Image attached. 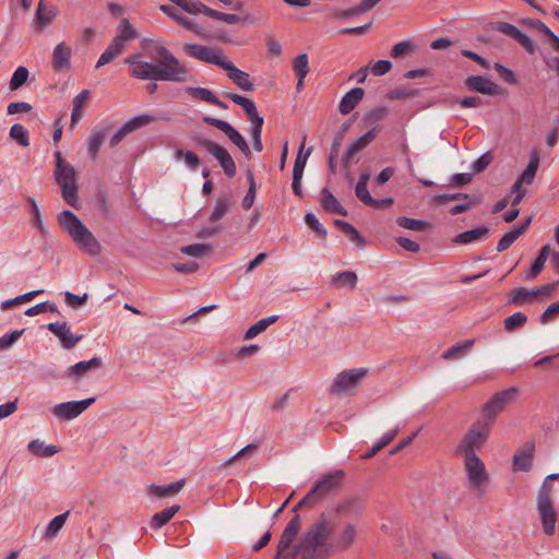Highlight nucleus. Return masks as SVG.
<instances>
[{
  "label": "nucleus",
  "instance_id": "obj_1",
  "mask_svg": "<svg viewBox=\"0 0 559 559\" xmlns=\"http://www.w3.org/2000/svg\"><path fill=\"white\" fill-rule=\"evenodd\" d=\"M155 51L159 57L155 62L144 60L141 53H132L124 59V63L130 68L131 76L143 81H154L146 85L150 94L156 92V81L173 83L193 81L192 71L168 48L156 46Z\"/></svg>",
  "mask_w": 559,
  "mask_h": 559
},
{
  "label": "nucleus",
  "instance_id": "obj_2",
  "mask_svg": "<svg viewBox=\"0 0 559 559\" xmlns=\"http://www.w3.org/2000/svg\"><path fill=\"white\" fill-rule=\"evenodd\" d=\"M59 224L69 234L76 247L82 251L93 257L100 253V243L72 211H62L59 214Z\"/></svg>",
  "mask_w": 559,
  "mask_h": 559
},
{
  "label": "nucleus",
  "instance_id": "obj_3",
  "mask_svg": "<svg viewBox=\"0 0 559 559\" xmlns=\"http://www.w3.org/2000/svg\"><path fill=\"white\" fill-rule=\"evenodd\" d=\"M333 528L325 513H321L300 539L301 552L316 554L320 558L329 557L332 547L325 542L332 534Z\"/></svg>",
  "mask_w": 559,
  "mask_h": 559
},
{
  "label": "nucleus",
  "instance_id": "obj_4",
  "mask_svg": "<svg viewBox=\"0 0 559 559\" xmlns=\"http://www.w3.org/2000/svg\"><path fill=\"white\" fill-rule=\"evenodd\" d=\"M344 479L342 469L334 471L318 479L310 491L294 507L297 512L302 507H312L323 500L330 492L340 488Z\"/></svg>",
  "mask_w": 559,
  "mask_h": 559
},
{
  "label": "nucleus",
  "instance_id": "obj_5",
  "mask_svg": "<svg viewBox=\"0 0 559 559\" xmlns=\"http://www.w3.org/2000/svg\"><path fill=\"white\" fill-rule=\"evenodd\" d=\"M552 485L543 481L537 493V511L543 532L551 536L556 531L557 512L551 500Z\"/></svg>",
  "mask_w": 559,
  "mask_h": 559
},
{
  "label": "nucleus",
  "instance_id": "obj_6",
  "mask_svg": "<svg viewBox=\"0 0 559 559\" xmlns=\"http://www.w3.org/2000/svg\"><path fill=\"white\" fill-rule=\"evenodd\" d=\"M300 523L301 519L298 514L294 515L288 522L278 542L275 559H294L301 552L300 543L292 547L300 530Z\"/></svg>",
  "mask_w": 559,
  "mask_h": 559
},
{
  "label": "nucleus",
  "instance_id": "obj_7",
  "mask_svg": "<svg viewBox=\"0 0 559 559\" xmlns=\"http://www.w3.org/2000/svg\"><path fill=\"white\" fill-rule=\"evenodd\" d=\"M491 426L483 420L475 421L469 430L465 433L460 444L457 445V454H476L475 450L479 449L487 440Z\"/></svg>",
  "mask_w": 559,
  "mask_h": 559
},
{
  "label": "nucleus",
  "instance_id": "obj_8",
  "mask_svg": "<svg viewBox=\"0 0 559 559\" xmlns=\"http://www.w3.org/2000/svg\"><path fill=\"white\" fill-rule=\"evenodd\" d=\"M55 180L61 187L62 198L71 206L76 205L78 185L75 181V170L70 164L59 168H55Z\"/></svg>",
  "mask_w": 559,
  "mask_h": 559
},
{
  "label": "nucleus",
  "instance_id": "obj_9",
  "mask_svg": "<svg viewBox=\"0 0 559 559\" xmlns=\"http://www.w3.org/2000/svg\"><path fill=\"white\" fill-rule=\"evenodd\" d=\"M516 393L518 390L515 388H509L496 393L483 406V418L480 420L492 426L497 415L506 408V406L515 397Z\"/></svg>",
  "mask_w": 559,
  "mask_h": 559
},
{
  "label": "nucleus",
  "instance_id": "obj_10",
  "mask_svg": "<svg viewBox=\"0 0 559 559\" xmlns=\"http://www.w3.org/2000/svg\"><path fill=\"white\" fill-rule=\"evenodd\" d=\"M197 144L203 147L209 154H211L221 165L224 174L228 178L235 177L237 173L235 160L233 159L229 152L222 145L207 139H201L197 141Z\"/></svg>",
  "mask_w": 559,
  "mask_h": 559
},
{
  "label": "nucleus",
  "instance_id": "obj_11",
  "mask_svg": "<svg viewBox=\"0 0 559 559\" xmlns=\"http://www.w3.org/2000/svg\"><path fill=\"white\" fill-rule=\"evenodd\" d=\"M183 50L186 53L194 59L200 61H204L211 64H215L219 68L226 61V57L223 55L222 50L218 48L207 47L197 43H189L183 46Z\"/></svg>",
  "mask_w": 559,
  "mask_h": 559
},
{
  "label": "nucleus",
  "instance_id": "obj_12",
  "mask_svg": "<svg viewBox=\"0 0 559 559\" xmlns=\"http://www.w3.org/2000/svg\"><path fill=\"white\" fill-rule=\"evenodd\" d=\"M203 121L222 131L246 156H251L250 147L245 138L227 121L211 116L203 117Z\"/></svg>",
  "mask_w": 559,
  "mask_h": 559
},
{
  "label": "nucleus",
  "instance_id": "obj_13",
  "mask_svg": "<svg viewBox=\"0 0 559 559\" xmlns=\"http://www.w3.org/2000/svg\"><path fill=\"white\" fill-rule=\"evenodd\" d=\"M367 368L348 369L340 372L331 385L332 394H341L357 386L359 380L368 374Z\"/></svg>",
  "mask_w": 559,
  "mask_h": 559
},
{
  "label": "nucleus",
  "instance_id": "obj_14",
  "mask_svg": "<svg viewBox=\"0 0 559 559\" xmlns=\"http://www.w3.org/2000/svg\"><path fill=\"white\" fill-rule=\"evenodd\" d=\"M95 397L81 401L63 402L51 408L52 414L62 420H72L95 403Z\"/></svg>",
  "mask_w": 559,
  "mask_h": 559
},
{
  "label": "nucleus",
  "instance_id": "obj_15",
  "mask_svg": "<svg viewBox=\"0 0 559 559\" xmlns=\"http://www.w3.org/2000/svg\"><path fill=\"white\" fill-rule=\"evenodd\" d=\"M156 118L148 114H142L138 115L135 117H132L128 121H126L118 131L110 138L109 145L110 147H115L118 145L124 136H127L129 133L145 127L152 122H155Z\"/></svg>",
  "mask_w": 559,
  "mask_h": 559
},
{
  "label": "nucleus",
  "instance_id": "obj_16",
  "mask_svg": "<svg viewBox=\"0 0 559 559\" xmlns=\"http://www.w3.org/2000/svg\"><path fill=\"white\" fill-rule=\"evenodd\" d=\"M464 467L474 488L479 489L488 480L485 464L476 454L465 455Z\"/></svg>",
  "mask_w": 559,
  "mask_h": 559
},
{
  "label": "nucleus",
  "instance_id": "obj_17",
  "mask_svg": "<svg viewBox=\"0 0 559 559\" xmlns=\"http://www.w3.org/2000/svg\"><path fill=\"white\" fill-rule=\"evenodd\" d=\"M464 83L469 91L484 95L497 96L504 93V88L480 75H471Z\"/></svg>",
  "mask_w": 559,
  "mask_h": 559
},
{
  "label": "nucleus",
  "instance_id": "obj_18",
  "mask_svg": "<svg viewBox=\"0 0 559 559\" xmlns=\"http://www.w3.org/2000/svg\"><path fill=\"white\" fill-rule=\"evenodd\" d=\"M493 29L513 38L516 40L527 52L534 53L536 45L534 41L523 32H521L513 24L507 22H498L495 24Z\"/></svg>",
  "mask_w": 559,
  "mask_h": 559
},
{
  "label": "nucleus",
  "instance_id": "obj_19",
  "mask_svg": "<svg viewBox=\"0 0 559 559\" xmlns=\"http://www.w3.org/2000/svg\"><path fill=\"white\" fill-rule=\"evenodd\" d=\"M47 329L59 338L66 349L73 348L83 337V335H74L67 322H50Z\"/></svg>",
  "mask_w": 559,
  "mask_h": 559
},
{
  "label": "nucleus",
  "instance_id": "obj_20",
  "mask_svg": "<svg viewBox=\"0 0 559 559\" xmlns=\"http://www.w3.org/2000/svg\"><path fill=\"white\" fill-rule=\"evenodd\" d=\"M377 135V128H373L356 139L346 150L345 154L343 155L342 163L345 168L349 167L352 158L366 148L374 139Z\"/></svg>",
  "mask_w": 559,
  "mask_h": 559
},
{
  "label": "nucleus",
  "instance_id": "obj_21",
  "mask_svg": "<svg viewBox=\"0 0 559 559\" xmlns=\"http://www.w3.org/2000/svg\"><path fill=\"white\" fill-rule=\"evenodd\" d=\"M222 69L227 71L228 78L242 91H253L254 84L250 80L249 73L238 69L230 60L226 59Z\"/></svg>",
  "mask_w": 559,
  "mask_h": 559
},
{
  "label": "nucleus",
  "instance_id": "obj_22",
  "mask_svg": "<svg viewBox=\"0 0 559 559\" xmlns=\"http://www.w3.org/2000/svg\"><path fill=\"white\" fill-rule=\"evenodd\" d=\"M109 131V126L95 127L92 130V134L87 140V153L92 159H95L97 157L99 148L104 144Z\"/></svg>",
  "mask_w": 559,
  "mask_h": 559
},
{
  "label": "nucleus",
  "instance_id": "obj_23",
  "mask_svg": "<svg viewBox=\"0 0 559 559\" xmlns=\"http://www.w3.org/2000/svg\"><path fill=\"white\" fill-rule=\"evenodd\" d=\"M102 359L99 357H94L90 360H82L71 366L66 371V377L72 380H79L84 377L92 369H98L102 367Z\"/></svg>",
  "mask_w": 559,
  "mask_h": 559
},
{
  "label": "nucleus",
  "instance_id": "obj_24",
  "mask_svg": "<svg viewBox=\"0 0 559 559\" xmlns=\"http://www.w3.org/2000/svg\"><path fill=\"white\" fill-rule=\"evenodd\" d=\"M365 506V500L361 497L350 496L336 506L335 512L341 515H358L364 511Z\"/></svg>",
  "mask_w": 559,
  "mask_h": 559
},
{
  "label": "nucleus",
  "instance_id": "obj_25",
  "mask_svg": "<svg viewBox=\"0 0 559 559\" xmlns=\"http://www.w3.org/2000/svg\"><path fill=\"white\" fill-rule=\"evenodd\" d=\"M365 91L361 87H354L341 99L338 110L342 115L349 114L362 99Z\"/></svg>",
  "mask_w": 559,
  "mask_h": 559
},
{
  "label": "nucleus",
  "instance_id": "obj_26",
  "mask_svg": "<svg viewBox=\"0 0 559 559\" xmlns=\"http://www.w3.org/2000/svg\"><path fill=\"white\" fill-rule=\"evenodd\" d=\"M72 50L64 41L59 43L52 53V68L55 71H60L70 66Z\"/></svg>",
  "mask_w": 559,
  "mask_h": 559
},
{
  "label": "nucleus",
  "instance_id": "obj_27",
  "mask_svg": "<svg viewBox=\"0 0 559 559\" xmlns=\"http://www.w3.org/2000/svg\"><path fill=\"white\" fill-rule=\"evenodd\" d=\"M357 537V530L354 524L347 523L342 528L337 539L335 540L334 548L337 550L349 549Z\"/></svg>",
  "mask_w": 559,
  "mask_h": 559
},
{
  "label": "nucleus",
  "instance_id": "obj_28",
  "mask_svg": "<svg viewBox=\"0 0 559 559\" xmlns=\"http://www.w3.org/2000/svg\"><path fill=\"white\" fill-rule=\"evenodd\" d=\"M321 205L325 211L330 213L340 214L342 216H347L348 214L347 210L340 203V201L328 188H323L321 191Z\"/></svg>",
  "mask_w": 559,
  "mask_h": 559
},
{
  "label": "nucleus",
  "instance_id": "obj_29",
  "mask_svg": "<svg viewBox=\"0 0 559 559\" xmlns=\"http://www.w3.org/2000/svg\"><path fill=\"white\" fill-rule=\"evenodd\" d=\"M488 234L489 228L487 226H479L456 235L453 241L459 245H467L485 239Z\"/></svg>",
  "mask_w": 559,
  "mask_h": 559
},
{
  "label": "nucleus",
  "instance_id": "obj_30",
  "mask_svg": "<svg viewBox=\"0 0 559 559\" xmlns=\"http://www.w3.org/2000/svg\"><path fill=\"white\" fill-rule=\"evenodd\" d=\"M160 11H163L165 14H167L169 17H171L173 20H175L179 25L183 26L185 28L193 32L195 35L198 36H202V31L201 28L198 26V24L191 20H189L188 17L181 15V14H178L174 11V9L167 4H162L159 7Z\"/></svg>",
  "mask_w": 559,
  "mask_h": 559
},
{
  "label": "nucleus",
  "instance_id": "obj_31",
  "mask_svg": "<svg viewBox=\"0 0 559 559\" xmlns=\"http://www.w3.org/2000/svg\"><path fill=\"white\" fill-rule=\"evenodd\" d=\"M56 16V9L53 5L46 2V0H39L36 12H35V19L39 27H45L48 24L51 23V21Z\"/></svg>",
  "mask_w": 559,
  "mask_h": 559
},
{
  "label": "nucleus",
  "instance_id": "obj_32",
  "mask_svg": "<svg viewBox=\"0 0 559 559\" xmlns=\"http://www.w3.org/2000/svg\"><path fill=\"white\" fill-rule=\"evenodd\" d=\"M185 486V479H180L178 481L171 483L166 486H158L155 484H152L148 487V493L152 496H155L157 498H163L166 496H174L178 493Z\"/></svg>",
  "mask_w": 559,
  "mask_h": 559
},
{
  "label": "nucleus",
  "instance_id": "obj_33",
  "mask_svg": "<svg viewBox=\"0 0 559 559\" xmlns=\"http://www.w3.org/2000/svg\"><path fill=\"white\" fill-rule=\"evenodd\" d=\"M534 444L527 443L525 449L514 454L513 468L516 471H528L532 466Z\"/></svg>",
  "mask_w": 559,
  "mask_h": 559
},
{
  "label": "nucleus",
  "instance_id": "obj_34",
  "mask_svg": "<svg viewBox=\"0 0 559 559\" xmlns=\"http://www.w3.org/2000/svg\"><path fill=\"white\" fill-rule=\"evenodd\" d=\"M539 154L537 151H533L530 155V160L526 168L522 171L519 177L520 182L524 185H531L534 181L536 171L539 166Z\"/></svg>",
  "mask_w": 559,
  "mask_h": 559
},
{
  "label": "nucleus",
  "instance_id": "obj_35",
  "mask_svg": "<svg viewBox=\"0 0 559 559\" xmlns=\"http://www.w3.org/2000/svg\"><path fill=\"white\" fill-rule=\"evenodd\" d=\"M27 449L36 456L50 457L59 452V448L53 444L46 445L44 441L34 439L27 444Z\"/></svg>",
  "mask_w": 559,
  "mask_h": 559
},
{
  "label": "nucleus",
  "instance_id": "obj_36",
  "mask_svg": "<svg viewBox=\"0 0 559 559\" xmlns=\"http://www.w3.org/2000/svg\"><path fill=\"white\" fill-rule=\"evenodd\" d=\"M180 506L174 504L169 508L162 510L160 512L155 513L151 519V527L160 528L166 525L174 515L179 511Z\"/></svg>",
  "mask_w": 559,
  "mask_h": 559
},
{
  "label": "nucleus",
  "instance_id": "obj_37",
  "mask_svg": "<svg viewBox=\"0 0 559 559\" xmlns=\"http://www.w3.org/2000/svg\"><path fill=\"white\" fill-rule=\"evenodd\" d=\"M231 206V198L228 194H224L219 197L216 201V204L210 215L211 222H218L222 219L229 211Z\"/></svg>",
  "mask_w": 559,
  "mask_h": 559
},
{
  "label": "nucleus",
  "instance_id": "obj_38",
  "mask_svg": "<svg viewBox=\"0 0 559 559\" xmlns=\"http://www.w3.org/2000/svg\"><path fill=\"white\" fill-rule=\"evenodd\" d=\"M278 320V316H270L259 320L257 323L252 324L247 332L245 333V338L250 340L265 331L271 324L275 323Z\"/></svg>",
  "mask_w": 559,
  "mask_h": 559
},
{
  "label": "nucleus",
  "instance_id": "obj_39",
  "mask_svg": "<svg viewBox=\"0 0 559 559\" xmlns=\"http://www.w3.org/2000/svg\"><path fill=\"white\" fill-rule=\"evenodd\" d=\"M70 514V511H66L57 516H55L47 525L45 531V538L51 539L55 538L63 525L66 524V521Z\"/></svg>",
  "mask_w": 559,
  "mask_h": 559
},
{
  "label": "nucleus",
  "instance_id": "obj_40",
  "mask_svg": "<svg viewBox=\"0 0 559 559\" xmlns=\"http://www.w3.org/2000/svg\"><path fill=\"white\" fill-rule=\"evenodd\" d=\"M396 224L402 228L414 231H425L430 227V224L425 221L411 218L406 216H399L396 218Z\"/></svg>",
  "mask_w": 559,
  "mask_h": 559
},
{
  "label": "nucleus",
  "instance_id": "obj_41",
  "mask_svg": "<svg viewBox=\"0 0 559 559\" xmlns=\"http://www.w3.org/2000/svg\"><path fill=\"white\" fill-rule=\"evenodd\" d=\"M534 297H536V292H534V289L518 287L511 292L509 302L520 306L530 301Z\"/></svg>",
  "mask_w": 559,
  "mask_h": 559
},
{
  "label": "nucleus",
  "instance_id": "obj_42",
  "mask_svg": "<svg viewBox=\"0 0 559 559\" xmlns=\"http://www.w3.org/2000/svg\"><path fill=\"white\" fill-rule=\"evenodd\" d=\"M381 0H361L359 4L346 9L347 20L371 11Z\"/></svg>",
  "mask_w": 559,
  "mask_h": 559
},
{
  "label": "nucleus",
  "instance_id": "obj_43",
  "mask_svg": "<svg viewBox=\"0 0 559 559\" xmlns=\"http://www.w3.org/2000/svg\"><path fill=\"white\" fill-rule=\"evenodd\" d=\"M527 316L523 312H515L503 320V328L507 332H514L525 325Z\"/></svg>",
  "mask_w": 559,
  "mask_h": 559
},
{
  "label": "nucleus",
  "instance_id": "obj_44",
  "mask_svg": "<svg viewBox=\"0 0 559 559\" xmlns=\"http://www.w3.org/2000/svg\"><path fill=\"white\" fill-rule=\"evenodd\" d=\"M357 275L353 271H342L337 272L332 277V283L334 285H345L349 288H355L357 285Z\"/></svg>",
  "mask_w": 559,
  "mask_h": 559
},
{
  "label": "nucleus",
  "instance_id": "obj_45",
  "mask_svg": "<svg viewBox=\"0 0 559 559\" xmlns=\"http://www.w3.org/2000/svg\"><path fill=\"white\" fill-rule=\"evenodd\" d=\"M474 340H466L464 342L457 343L450 348H448L443 354L442 358L449 360L457 358L460 355H462L464 352L471 349L474 345Z\"/></svg>",
  "mask_w": 559,
  "mask_h": 559
},
{
  "label": "nucleus",
  "instance_id": "obj_46",
  "mask_svg": "<svg viewBox=\"0 0 559 559\" xmlns=\"http://www.w3.org/2000/svg\"><path fill=\"white\" fill-rule=\"evenodd\" d=\"M181 9L190 14L201 13L209 17H211L212 11H213V9L209 8L207 5H205L202 2L197 1V0H185Z\"/></svg>",
  "mask_w": 559,
  "mask_h": 559
},
{
  "label": "nucleus",
  "instance_id": "obj_47",
  "mask_svg": "<svg viewBox=\"0 0 559 559\" xmlns=\"http://www.w3.org/2000/svg\"><path fill=\"white\" fill-rule=\"evenodd\" d=\"M27 203L29 204V212L32 215V224L35 228H37L41 234L45 233V226L41 219V214L39 206L36 200L33 197L26 198Z\"/></svg>",
  "mask_w": 559,
  "mask_h": 559
},
{
  "label": "nucleus",
  "instance_id": "obj_48",
  "mask_svg": "<svg viewBox=\"0 0 559 559\" xmlns=\"http://www.w3.org/2000/svg\"><path fill=\"white\" fill-rule=\"evenodd\" d=\"M522 236V229L521 228H513L510 231L506 233L501 239L499 240L497 245V251L503 252L507 249H509L516 240L518 238Z\"/></svg>",
  "mask_w": 559,
  "mask_h": 559
},
{
  "label": "nucleus",
  "instance_id": "obj_49",
  "mask_svg": "<svg viewBox=\"0 0 559 559\" xmlns=\"http://www.w3.org/2000/svg\"><path fill=\"white\" fill-rule=\"evenodd\" d=\"M117 35L127 43L134 40L139 36L136 29L131 25L128 19L120 21Z\"/></svg>",
  "mask_w": 559,
  "mask_h": 559
},
{
  "label": "nucleus",
  "instance_id": "obj_50",
  "mask_svg": "<svg viewBox=\"0 0 559 559\" xmlns=\"http://www.w3.org/2000/svg\"><path fill=\"white\" fill-rule=\"evenodd\" d=\"M185 91L191 97L197 98L202 102H205V103H209V104H211L213 98L215 97V94L206 87L188 86V87H186Z\"/></svg>",
  "mask_w": 559,
  "mask_h": 559
},
{
  "label": "nucleus",
  "instance_id": "obj_51",
  "mask_svg": "<svg viewBox=\"0 0 559 559\" xmlns=\"http://www.w3.org/2000/svg\"><path fill=\"white\" fill-rule=\"evenodd\" d=\"M302 150H304V143L300 145L299 152H298L297 157L294 163L293 178H302L307 159L311 153V147H309L308 151L306 152V154L301 155Z\"/></svg>",
  "mask_w": 559,
  "mask_h": 559
},
{
  "label": "nucleus",
  "instance_id": "obj_52",
  "mask_svg": "<svg viewBox=\"0 0 559 559\" xmlns=\"http://www.w3.org/2000/svg\"><path fill=\"white\" fill-rule=\"evenodd\" d=\"M28 74H29V72H28L27 68H25L23 66L19 67L14 71V73L10 80V83H9L10 90L11 91L19 90L23 84L26 83V81L28 79Z\"/></svg>",
  "mask_w": 559,
  "mask_h": 559
},
{
  "label": "nucleus",
  "instance_id": "obj_53",
  "mask_svg": "<svg viewBox=\"0 0 559 559\" xmlns=\"http://www.w3.org/2000/svg\"><path fill=\"white\" fill-rule=\"evenodd\" d=\"M10 138L15 140L22 146H28V132L26 128L20 123H15L10 129Z\"/></svg>",
  "mask_w": 559,
  "mask_h": 559
},
{
  "label": "nucleus",
  "instance_id": "obj_54",
  "mask_svg": "<svg viewBox=\"0 0 559 559\" xmlns=\"http://www.w3.org/2000/svg\"><path fill=\"white\" fill-rule=\"evenodd\" d=\"M247 179L249 182V189H248L246 197L242 200V206H243V209L249 210L252 207V205L254 203L257 185H255L254 176L251 171L247 173Z\"/></svg>",
  "mask_w": 559,
  "mask_h": 559
},
{
  "label": "nucleus",
  "instance_id": "obj_55",
  "mask_svg": "<svg viewBox=\"0 0 559 559\" xmlns=\"http://www.w3.org/2000/svg\"><path fill=\"white\" fill-rule=\"evenodd\" d=\"M43 292L44 290H41V289H39V290H32V292L25 293L23 295L16 296V297H14L12 299L4 300L1 304V309L2 310H7V309H9L12 306H16V305H20L22 302L31 301L35 296H37L38 294H41Z\"/></svg>",
  "mask_w": 559,
  "mask_h": 559
},
{
  "label": "nucleus",
  "instance_id": "obj_56",
  "mask_svg": "<svg viewBox=\"0 0 559 559\" xmlns=\"http://www.w3.org/2000/svg\"><path fill=\"white\" fill-rule=\"evenodd\" d=\"M211 250V247L205 243H193L183 246L180 248V251L183 254L194 257V258H201L205 255Z\"/></svg>",
  "mask_w": 559,
  "mask_h": 559
},
{
  "label": "nucleus",
  "instance_id": "obj_57",
  "mask_svg": "<svg viewBox=\"0 0 559 559\" xmlns=\"http://www.w3.org/2000/svg\"><path fill=\"white\" fill-rule=\"evenodd\" d=\"M175 157L176 159L183 158L185 163L191 170H195L200 165L199 156L191 151L183 152L181 148H178L175 152Z\"/></svg>",
  "mask_w": 559,
  "mask_h": 559
},
{
  "label": "nucleus",
  "instance_id": "obj_58",
  "mask_svg": "<svg viewBox=\"0 0 559 559\" xmlns=\"http://www.w3.org/2000/svg\"><path fill=\"white\" fill-rule=\"evenodd\" d=\"M46 311H49V312H57L58 311V307L55 302H49V301H44V302H39L33 307H29L25 310V316L27 317H34V316H37L41 312H46Z\"/></svg>",
  "mask_w": 559,
  "mask_h": 559
},
{
  "label": "nucleus",
  "instance_id": "obj_59",
  "mask_svg": "<svg viewBox=\"0 0 559 559\" xmlns=\"http://www.w3.org/2000/svg\"><path fill=\"white\" fill-rule=\"evenodd\" d=\"M294 71L297 76L306 78L309 73L308 55L301 53L294 60Z\"/></svg>",
  "mask_w": 559,
  "mask_h": 559
},
{
  "label": "nucleus",
  "instance_id": "obj_60",
  "mask_svg": "<svg viewBox=\"0 0 559 559\" xmlns=\"http://www.w3.org/2000/svg\"><path fill=\"white\" fill-rule=\"evenodd\" d=\"M224 96L235 104L242 107L245 112H248V110H251L255 107V104L252 99L247 98L242 95L235 94V93H224Z\"/></svg>",
  "mask_w": 559,
  "mask_h": 559
},
{
  "label": "nucleus",
  "instance_id": "obj_61",
  "mask_svg": "<svg viewBox=\"0 0 559 559\" xmlns=\"http://www.w3.org/2000/svg\"><path fill=\"white\" fill-rule=\"evenodd\" d=\"M493 160V155L491 152H486L481 156H479L472 165L471 169L475 174H479L484 171Z\"/></svg>",
  "mask_w": 559,
  "mask_h": 559
},
{
  "label": "nucleus",
  "instance_id": "obj_62",
  "mask_svg": "<svg viewBox=\"0 0 559 559\" xmlns=\"http://www.w3.org/2000/svg\"><path fill=\"white\" fill-rule=\"evenodd\" d=\"M305 222L311 229H313L317 233L318 236H320L321 238L326 237V235H328L326 229L319 222L318 217L313 213H311V212L307 213L305 216Z\"/></svg>",
  "mask_w": 559,
  "mask_h": 559
},
{
  "label": "nucleus",
  "instance_id": "obj_63",
  "mask_svg": "<svg viewBox=\"0 0 559 559\" xmlns=\"http://www.w3.org/2000/svg\"><path fill=\"white\" fill-rule=\"evenodd\" d=\"M24 332L25 330L21 329L0 336V352L10 348L23 335Z\"/></svg>",
  "mask_w": 559,
  "mask_h": 559
},
{
  "label": "nucleus",
  "instance_id": "obj_64",
  "mask_svg": "<svg viewBox=\"0 0 559 559\" xmlns=\"http://www.w3.org/2000/svg\"><path fill=\"white\" fill-rule=\"evenodd\" d=\"M388 114V109L385 107H376L367 111L364 116V122L367 124H371L382 120Z\"/></svg>",
  "mask_w": 559,
  "mask_h": 559
}]
</instances>
